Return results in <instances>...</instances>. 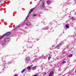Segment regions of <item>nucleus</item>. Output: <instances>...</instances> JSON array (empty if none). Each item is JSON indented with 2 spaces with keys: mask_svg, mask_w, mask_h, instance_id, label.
Here are the masks:
<instances>
[{
  "mask_svg": "<svg viewBox=\"0 0 76 76\" xmlns=\"http://www.w3.org/2000/svg\"><path fill=\"white\" fill-rule=\"evenodd\" d=\"M10 35V31L8 32L6 34H4L2 35L0 38V39H1L2 38H3V37H4V36H9Z\"/></svg>",
  "mask_w": 76,
  "mask_h": 76,
  "instance_id": "f257e3e1",
  "label": "nucleus"
},
{
  "mask_svg": "<svg viewBox=\"0 0 76 76\" xmlns=\"http://www.w3.org/2000/svg\"><path fill=\"white\" fill-rule=\"evenodd\" d=\"M25 62L26 63V62H28V61H30V58L27 57L25 59Z\"/></svg>",
  "mask_w": 76,
  "mask_h": 76,
  "instance_id": "f03ea898",
  "label": "nucleus"
},
{
  "mask_svg": "<svg viewBox=\"0 0 76 76\" xmlns=\"http://www.w3.org/2000/svg\"><path fill=\"white\" fill-rule=\"evenodd\" d=\"M63 44V43H60L59 45H58L56 47V48H59V47H60V46H61V45H62Z\"/></svg>",
  "mask_w": 76,
  "mask_h": 76,
  "instance_id": "7ed1b4c3",
  "label": "nucleus"
},
{
  "mask_svg": "<svg viewBox=\"0 0 76 76\" xmlns=\"http://www.w3.org/2000/svg\"><path fill=\"white\" fill-rule=\"evenodd\" d=\"M42 6L41 7V9H44L45 7V3L43 2H42Z\"/></svg>",
  "mask_w": 76,
  "mask_h": 76,
  "instance_id": "20e7f679",
  "label": "nucleus"
},
{
  "mask_svg": "<svg viewBox=\"0 0 76 76\" xmlns=\"http://www.w3.org/2000/svg\"><path fill=\"white\" fill-rule=\"evenodd\" d=\"M9 64H4V66L5 68H7V67H8V65H9Z\"/></svg>",
  "mask_w": 76,
  "mask_h": 76,
  "instance_id": "39448f33",
  "label": "nucleus"
},
{
  "mask_svg": "<svg viewBox=\"0 0 76 76\" xmlns=\"http://www.w3.org/2000/svg\"><path fill=\"white\" fill-rule=\"evenodd\" d=\"M9 40H10V39L9 38H7L5 39V42H9Z\"/></svg>",
  "mask_w": 76,
  "mask_h": 76,
  "instance_id": "423d86ee",
  "label": "nucleus"
},
{
  "mask_svg": "<svg viewBox=\"0 0 76 76\" xmlns=\"http://www.w3.org/2000/svg\"><path fill=\"white\" fill-rule=\"evenodd\" d=\"M34 10V8H32L31 10H30V12H29V14H30V13H31V12H33V11Z\"/></svg>",
  "mask_w": 76,
  "mask_h": 76,
  "instance_id": "0eeeda50",
  "label": "nucleus"
},
{
  "mask_svg": "<svg viewBox=\"0 0 76 76\" xmlns=\"http://www.w3.org/2000/svg\"><path fill=\"white\" fill-rule=\"evenodd\" d=\"M37 67V66H33L32 68V70H35V69H36V68H35Z\"/></svg>",
  "mask_w": 76,
  "mask_h": 76,
  "instance_id": "6e6552de",
  "label": "nucleus"
},
{
  "mask_svg": "<svg viewBox=\"0 0 76 76\" xmlns=\"http://www.w3.org/2000/svg\"><path fill=\"white\" fill-rule=\"evenodd\" d=\"M26 25L27 26H29L31 25V23H30V22H28L26 24Z\"/></svg>",
  "mask_w": 76,
  "mask_h": 76,
  "instance_id": "1a4fd4ad",
  "label": "nucleus"
},
{
  "mask_svg": "<svg viewBox=\"0 0 76 76\" xmlns=\"http://www.w3.org/2000/svg\"><path fill=\"white\" fill-rule=\"evenodd\" d=\"M48 29H49V28H48V27H46L45 28H43V29L44 30H47Z\"/></svg>",
  "mask_w": 76,
  "mask_h": 76,
  "instance_id": "9d476101",
  "label": "nucleus"
},
{
  "mask_svg": "<svg viewBox=\"0 0 76 76\" xmlns=\"http://www.w3.org/2000/svg\"><path fill=\"white\" fill-rule=\"evenodd\" d=\"M6 45V43H5V42H3L2 43V47H3V46H4Z\"/></svg>",
  "mask_w": 76,
  "mask_h": 76,
  "instance_id": "9b49d317",
  "label": "nucleus"
},
{
  "mask_svg": "<svg viewBox=\"0 0 76 76\" xmlns=\"http://www.w3.org/2000/svg\"><path fill=\"white\" fill-rule=\"evenodd\" d=\"M47 3L48 4H50L51 3V2L50 1H47Z\"/></svg>",
  "mask_w": 76,
  "mask_h": 76,
  "instance_id": "f8f14e48",
  "label": "nucleus"
},
{
  "mask_svg": "<svg viewBox=\"0 0 76 76\" xmlns=\"http://www.w3.org/2000/svg\"><path fill=\"white\" fill-rule=\"evenodd\" d=\"M66 28H67H67H69V25H68L67 24L66 26Z\"/></svg>",
  "mask_w": 76,
  "mask_h": 76,
  "instance_id": "ddd939ff",
  "label": "nucleus"
},
{
  "mask_svg": "<svg viewBox=\"0 0 76 76\" xmlns=\"http://www.w3.org/2000/svg\"><path fill=\"white\" fill-rule=\"evenodd\" d=\"M25 69H24L21 72V73H23V72H25Z\"/></svg>",
  "mask_w": 76,
  "mask_h": 76,
  "instance_id": "4468645a",
  "label": "nucleus"
},
{
  "mask_svg": "<svg viewBox=\"0 0 76 76\" xmlns=\"http://www.w3.org/2000/svg\"><path fill=\"white\" fill-rule=\"evenodd\" d=\"M27 69L28 70H30L31 69V67L30 66H28L27 67Z\"/></svg>",
  "mask_w": 76,
  "mask_h": 76,
  "instance_id": "2eb2a0df",
  "label": "nucleus"
},
{
  "mask_svg": "<svg viewBox=\"0 0 76 76\" xmlns=\"http://www.w3.org/2000/svg\"><path fill=\"white\" fill-rule=\"evenodd\" d=\"M51 58V56H49L48 57V59L49 60H50V58Z\"/></svg>",
  "mask_w": 76,
  "mask_h": 76,
  "instance_id": "dca6fc26",
  "label": "nucleus"
},
{
  "mask_svg": "<svg viewBox=\"0 0 76 76\" xmlns=\"http://www.w3.org/2000/svg\"><path fill=\"white\" fill-rule=\"evenodd\" d=\"M72 56H73V54H71L69 55V57H72Z\"/></svg>",
  "mask_w": 76,
  "mask_h": 76,
  "instance_id": "f3484780",
  "label": "nucleus"
},
{
  "mask_svg": "<svg viewBox=\"0 0 76 76\" xmlns=\"http://www.w3.org/2000/svg\"><path fill=\"white\" fill-rule=\"evenodd\" d=\"M36 58L37 60H38V59H39V58L38 56H37L36 57Z\"/></svg>",
  "mask_w": 76,
  "mask_h": 76,
  "instance_id": "a211bd4d",
  "label": "nucleus"
},
{
  "mask_svg": "<svg viewBox=\"0 0 76 76\" xmlns=\"http://www.w3.org/2000/svg\"><path fill=\"white\" fill-rule=\"evenodd\" d=\"M51 32H53L54 31V30L53 29V28H51L50 29Z\"/></svg>",
  "mask_w": 76,
  "mask_h": 76,
  "instance_id": "6ab92c4d",
  "label": "nucleus"
},
{
  "mask_svg": "<svg viewBox=\"0 0 76 76\" xmlns=\"http://www.w3.org/2000/svg\"><path fill=\"white\" fill-rule=\"evenodd\" d=\"M75 37V36L74 35H73L71 36V37H72V38H73V37Z\"/></svg>",
  "mask_w": 76,
  "mask_h": 76,
  "instance_id": "aec40b11",
  "label": "nucleus"
},
{
  "mask_svg": "<svg viewBox=\"0 0 76 76\" xmlns=\"http://www.w3.org/2000/svg\"><path fill=\"white\" fill-rule=\"evenodd\" d=\"M28 17H29V15H28L27 16V17L26 19H27L28 18Z\"/></svg>",
  "mask_w": 76,
  "mask_h": 76,
  "instance_id": "412c9836",
  "label": "nucleus"
},
{
  "mask_svg": "<svg viewBox=\"0 0 76 76\" xmlns=\"http://www.w3.org/2000/svg\"><path fill=\"white\" fill-rule=\"evenodd\" d=\"M36 16H37V14H34L33 15V16H34V17Z\"/></svg>",
  "mask_w": 76,
  "mask_h": 76,
  "instance_id": "4be33fe9",
  "label": "nucleus"
},
{
  "mask_svg": "<svg viewBox=\"0 0 76 76\" xmlns=\"http://www.w3.org/2000/svg\"><path fill=\"white\" fill-rule=\"evenodd\" d=\"M66 63V61H63V64H64V63Z\"/></svg>",
  "mask_w": 76,
  "mask_h": 76,
  "instance_id": "5701e85b",
  "label": "nucleus"
},
{
  "mask_svg": "<svg viewBox=\"0 0 76 76\" xmlns=\"http://www.w3.org/2000/svg\"><path fill=\"white\" fill-rule=\"evenodd\" d=\"M4 0H0V2H2Z\"/></svg>",
  "mask_w": 76,
  "mask_h": 76,
  "instance_id": "b1692460",
  "label": "nucleus"
},
{
  "mask_svg": "<svg viewBox=\"0 0 76 76\" xmlns=\"http://www.w3.org/2000/svg\"><path fill=\"white\" fill-rule=\"evenodd\" d=\"M61 68H59V71H61Z\"/></svg>",
  "mask_w": 76,
  "mask_h": 76,
  "instance_id": "393cba45",
  "label": "nucleus"
},
{
  "mask_svg": "<svg viewBox=\"0 0 76 76\" xmlns=\"http://www.w3.org/2000/svg\"><path fill=\"white\" fill-rule=\"evenodd\" d=\"M71 2H70L69 3H68V4H71Z\"/></svg>",
  "mask_w": 76,
  "mask_h": 76,
  "instance_id": "a878e982",
  "label": "nucleus"
},
{
  "mask_svg": "<svg viewBox=\"0 0 76 76\" xmlns=\"http://www.w3.org/2000/svg\"><path fill=\"white\" fill-rule=\"evenodd\" d=\"M74 18L73 17H72V18H71V19H72V20H73V19Z\"/></svg>",
  "mask_w": 76,
  "mask_h": 76,
  "instance_id": "bb28decb",
  "label": "nucleus"
},
{
  "mask_svg": "<svg viewBox=\"0 0 76 76\" xmlns=\"http://www.w3.org/2000/svg\"><path fill=\"white\" fill-rule=\"evenodd\" d=\"M27 48H30V47H29V45H28V46H27Z\"/></svg>",
  "mask_w": 76,
  "mask_h": 76,
  "instance_id": "cd10ccee",
  "label": "nucleus"
},
{
  "mask_svg": "<svg viewBox=\"0 0 76 76\" xmlns=\"http://www.w3.org/2000/svg\"><path fill=\"white\" fill-rule=\"evenodd\" d=\"M14 76H18L17 75H14Z\"/></svg>",
  "mask_w": 76,
  "mask_h": 76,
  "instance_id": "c85d7f7f",
  "label": "nucleus"
},
{
  "mask_svg": "<svg viewBox=\"0 0 76 76\" xmlns=\"http://www.w3.org/2000/svg\"><path fill=\"white\" fill-rule=\"evenodd\" d=\"M46 72H45V73H44V75H46Z\"/></svg>",
  "mask_w": 76,
  "mask_h": 76,
  "instance_id": "c756f323",
  "label": "nucleus"
},
{
  "mask_svg": "<svg viewBox=\"0 0 76 76\" xmlns=\"http://www.w3.org/2000/svg\"><path fill=\"white\" fill-rule=\"evenodd\" d=\"M75 30L76 31V28H75Z\"/></svg>",
  "mask_w": 76,
  "mask_h": 76,
  "instance_id": "7c9ffc66",
  "label": "nucleus"
},
{
  "mask_svg": "<svg viewBox=\"0 0 76 76\" xmlns=\"http://www.w3.org/2000/svg\"><path fill=\"white\" fill-rule=\"evenodd\" d=\"M33 66V64L31 65V66Z\"/></svg>",
  "mask_w": 76,
  "mask_h": 76,
  "instance_id": "2f4dec72",
  "label": "nucleus"
},
{
  "mask_svg": "<svg viewBox=\"0 0 76 76\" xmlns=\"http://www.w3.org/2000/svg\"><path fill=\"white\" fill-rule=\"evenodd\" d=\"M4 61V62H5V61Z\"/></svg>",
  "mask_w": 76,
  "mask_h": 76,
  "instance_id": "473e14b6",
  "label": "nucleus"
},
{
  "mask_svg": "<svg viewBox=\"0 0 76 76\" xmlns=\"http://www.w3.org/2000/svg\"><path fill=\"white\" fill-rule=\"evenodd\" d=\"M42 1V0H40V2H41V1Z\"/></svg>",
  "mask_w": 76,
  "mask_h": 76,
  "instance_id": "72a5a7b5",
  "label": "nucleus"
},
{
  "mask_svg": "<svg viewBox=\"0 0 76 76\" xmlns=\"http://www.w3.org/2000/svg\"><path fill=\"white\" fill-rule=\"evenodd\" d=\"M18 28H19V26H18Z\"/></svg>",
  "mask_w": 76,
  "mask_h": 76,
  "instance_id": "f704fd0d",
  "label": "nucleus"
},
{
  "mask_svg": "<svg viewBox=\"0 0 76 76\" xmlns=\"http://www.w3.org/2000/svg\"><path fill=\"white\" fill-rule=\"evenodd\" d=\"M10 33H11V32H10Z\"/></svg>",
  "mask_w": 76,
  "mask_h": 76,
  "instance_id": "c9c22d12",
  "label": "nucleus"
},
{
  "mask_svg": "<svg viewBox=\"0 0 76 76\" xmlns=\"http://www.w3.org/2000/svg\"><path fill=\"white\" fill-rule=\"evenodd\" d=\"M35 0V1H37V0Z\"/></svg>",
  "mask_w": 76,
  "mask_h": 76,
  "instance_id": "e433bc0d",
  "label": "nucleus"
},
{
  "mask_svg": "<svg viewBox=\"0 0 76 76\" xmlns=\"http://www.w3.org/2000/svg\"><path fill=\"white\" fill-rule=\"evenodd\" d=\"M75 3H76V2H75Z\"/></svg>",
  "mask_w": 76,
  "mask_h": 76,
  "instance_id": "4c0bfd02",
  "label": "nucleus"
},
{
  "mask_svg": "<svg viewBox=\"0 0 76 76\" xmlns=\"http://www.w3.org/2000/svg\"><path fill=\"white\" fill-rule=\"evenodd\" d=\"M9 27H10V26H9Z\"/></svg>",
  "mask_w": 76,
  "mask_h": 76,
  "instance_id": "58836bf2",
  "label": "nucleus"
}]
</instances>
